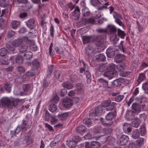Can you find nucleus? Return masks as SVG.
I'll list each match as a JSON object with an SVG mask.
<instances>
[{
    "mask_svg": "<svg viewBox=\"0 0 148 148\" xmlns=\"http://www.w3.org/2000/svg\"><path fill=\"white\" fill-rule=\"evenodd\" d=\"M62 103L64 108H71L73 106V102L71 99L66 98L63 99Z\"/></svg>",
    "mask_w": 148,
    "mask_h": 148,
    "instance_id": "obj_9",
    "label": "nucleus"
},
{
    "mask_svg": "<svg viewBox=\"0 0 148 148\" xmlns=\"http://www.w3.org/2000/svg\"><path fill=\"white\" fill-rule=\"evenodd\" d=\"M80 10L78 7H77L74 11L71 14V17L73 19H78L80 16L79 14Z\"/></svg>",
    "mask_w": 148,
    "mask_h": 148,
    "instance_id": "obj_16",
    "label": "nucleus"
},
{
    "mask_svg": "<svg viewBox=\"0 0 148 148\" xmlns=\"http://www.w3.org/2000/svg\"><path fill=\"white\" fill-rule=\"evenodd\" d=\"M96 59L98 61H104L106 60V58L104 55L100 53L96 56Z\"/></svg>",
    "mask_w": 148,
    "mask_h": 148,
    "instance_id": "obj_30",
    "label": "nucleus"
},
{
    "mask_svg": "<svg viewBox=\"0 0 148 148\" xmlns=\"http://www.w3.org/2000/svg\"><path fill=\"white\" fill-rule=\"evenodd\" d=\"M82 14L84 17H87L90 15V12L86 8H83L82 10Z\"/></svg>",
    "mask_w": 148,
    "mask_h": 148,
    "instance_id": "obj_42",
    "label": "nucleus"
},
{
    "mask_svg": "<svg viewBox=\"0 0 148 148\" xmlns=\"http://www.w3.org/2000/svg\"><path fill=\"white\" fill-rule=\"evenodd\" d=\"M97 21L94 18H90L86 19L84 18H82L79 22L78 25L81 26H83L84 25L90 24L94 25L97 23Z\"/></svg>",
    "mask_w": 148,
    "mask_h": 148,
    "instance_id": "obj_6",
    "label": "nucleus"
},
{
    "mask_svg": "<svg viewBox=\"0 0 148 148\" xmlns=\"http://www.w3.org/2000/svg\"><path fill=\"white\" fill-rule=\"evenodd\" d=\"M120 67L119 69L117 68V69L119 71L120 73L119 75L120 76L123 77H126L129 75L131 73L129 71H122L123 69V68L122 66H120Z\"/></svg>",
    "mask_w": 148,
    "mask_h": 148,
    "instance_id": "obj_18",
    "label": "nucleus"
},
{
    "mask_svg": "<svg viewBox=\"0 0 148 148\" xmlns=\"http://www.w3.org/2000/svg\"><path fill=\"white\" fill-rule=\"evenodd\" d=\"M90 2L91 4L94 6H95L101 3L99 0H90Z\"/></svg>",
    "mask_w": 148,
    "mask_h": 148,
    "instance_id": "obj_50",
    "label": "nucleus"
},
{
    "mask_svg": "<svg viewBox=\"0 0 148 148\" xmlns=\"http://www.w3.org/2000/svg\"><path fill=\"white\" fill-rule=\"evenodd\" d=\"M57 109L56 106L54 104H51L49 108V110L52 112H54Z\"/></svg>",
    "mask_w": 148,
    "mask_h": 148,
    "instance_id": "obj_48",
    "label": "nucleus"
},
{
    "mask_svg": "<svg viewBox=\"0 0 148 148\" xmlns=\"http://www.w3.org/2000/svg\"><path fill=\"white\" fill-rule=\"evenodd\" d=\"M94 137H93L92 135L90 133L87 134L84 136V138L86 140H90L93 138Z\"/></svg>",
    "mask_w": 148,
    "mask_h": 148,
    "instance_id": "obj_60",
    "label": "nucleus"
},
{
    "mask_svg": "<svg viewBox=\"0 0 148 148\" xmlns=\"http://www.w3.org/2000/svg\"><path fill=\"white\" fill-rule=\"evenodd\" d=\"M135 113L136 112L134 111L129 110L127 113L126 116H129V118H132L134 116Z\"/></svg>",
    "mask_w": 148,
    "mask_h": 148,
    "instance_id": "obj_56",
    "label": "nucleus"
},
{
    "mask_svg": "<svg viewBox=\"0 0 148 148\" xmlns=\"http://www.w3.org/2000/svg\"><path fill=\"white\" fill-rule=\"evenodd\" d=\"M21 128V126L18 125V126L16 129L14 131H11V134L12 135H15L18 134L20 132Z\"/></svg>",
    "mask_w": 148,
    "mask_h": 148,
    "instance_id": "obj_43",
    "label": "nucleus"
},
{
    "mask_svg": "<svg viewBox=\"0 0 148 148\" xmlns=\"http://www.w3.org/2000/svg\"><path fill=\"white\" fill-rule=\"evenodd\" d=\"M113 16L114 18H115L116 20L121 18V16L120 14L116 12H113Z\"/></svg>",
    "mask_w": 148,
    "mask_h": 148,
    "instance_id": "obj_63",
    "label": "nucleus"
},
{
    "mask_svg": "<svg viewBox=\"0 0 148 148\" xmlns=\"http://www.w3.org/2000/svg\"><path fill=\"white\" fill-rule=\"evenodd\" d=\"M123 129L125 133L128 134L131 132L132 128L130 124L125 123L123 125Z\"/></svg>",
    "mask_w": 148,
    "mask_h": 148,
    "instance_id": "obj_21",
    "label": "nucleus"
},
{
    "mask_svg": "<svg viewBox=\"0 0 148 148\" xmlns=\"http://www.w3.org/2000/svg\"><path fill=\"white\" fill-rule=\"evenodd\" d=\"M12 85L10 84H5L3 86V88L6 90L8 92H10L11 90V88Z\"/></svg>",
    "mask_w": 148,
    "mask_h": 148,
    "instance_id": "obj_46",
    "label": "nucleus"
},
{
    "mask_svg": "<svg viewBox=\"0 0 148 148\" xmlns=\"http://www.w3.org/2000/svg\"><path fill=\"white\" fill-rule=\"evenodd\" d=\"M62 86L64 88L69 90L72 89L74 85L69 81L64 82L62 84Z\"/></svg>",
    "mask_w": 148,
    "mask_h": 148,
    "instance_id": "obj_25",
    "label": "nucleus"
},
{
    "mask_svg": "<svg viewBox=\"0 0 148 148\" xmlns=\"http://www.w3.org/2000/svg\"><path fill=\"white\" fill-rule=\"evenodd\" d=\"M103 108L100 106H99L96 107L95 110V112L97 116H99L101 114L103 111Z\"/></svg>",
    "mask_w": 148,
    "mask_h": 148,
    "instance_id": "obj_27",
    "label": "nucleus"
},
{
    "mask_svg": "<svg viewBox=\"0 0 148 148\" xmlns=\"http://www.w3.org/2000/svg\"><path fill=\"white\" fill-rule=\"evenodd\" d=\"M15 34V32L12 30L8 31L5 37V40L7 41H10L13 37Z\"/></svg>",
    "mask_w": 148,
    "mask_h": 148,
    "instance_id": "obj_22",
    "label": "nucleus"
},
{
    "mask_svg": "<svg viewBox=\"0 0 148 148\" xmlns=\"http://www.w3.org/2000/svg\"><path fill=\"white\" fill-rule=\"evenodd\" d=\"M10 59L12 61L13 64L16 63L20 64L22 63L23 61V56L19 55L11 57Z\"/></svg>",
    "mask_w": 148,
    "mask_h": 148,
    "instance_id": "obj_7",
    "label": "nucleus"
},
{
    "mask_svg": "<svg viewBox=\"0 0 148 148\" xmlns=\"http://www.w3.org/2000/svg\"><path fill=\"white\" fill-rule=\"evenodd\" d=\"M7 50L5 48H1L0 49V56H5L7 54Z\"/></svg>",
    "mask_w": 148,
    "mask_h": 148,
    "instance_id": "obj_49",
    "label": "nucleus"
},
{
    "mask_svg": "<svg viewBox=\"0 0 148 148\" xmlns=\"http://www.w3.org/2000/svg\"><path fill=\"white\" fill-rule=\"evenodd\" d=\"M31 43H33L32 41L29 39L28 37H23L14 40L13 44L14 46L17 47L23 44H31Z\"/></svg>",
    "mask_w": 148,
    "mask_h": 148,
    "instance_id": "obj_5",
    "label": "nucleus"
},
{
    "mask_svg": "<svg viewBox=\"0 0 148 148\" xmlns=\"http://www.w3.org/2000/svg\"><path fill=\"white\" fill-rule=\"evenodd\" d=\"M95 43L98 47V50H97L96 52L93 49V48L90 45H88V48L86 49V54L89 58L93 56L97 51L100 52L106 48V42L104 38L101 36H98L95 38Z\"/></svg>",
    "mask_w": 148,
    "mask_h": 148,
    "instance_id": "obj_1",
    "label": "nucleus"
},
{
    "mask_svg": "<svg viewBox=\"0 0 148 148\" xmlns=\"http://www.w3.org/2000/svg\"><path fill=\"white\" fill-rule=\"evenodd\" d=\"M35 21L33 18H31L28 20L26 23L27 26L31 29H34L36 27Z\"/></svg>",
    "mask_w": 148,
    "mask_h": 148,
    "instance_id": "obj_17",
    "label": "nucleus"
},
{
    "mask_svg": "<svg viewBox=\"0 0 148 148\" xmlns=\"http://www.w3.org/2000/svg\"><path fill=\"white\" fill-rule=\"evenodd\" d=\"M120 66L116 67V66L113 63L109 64L107 67V71L105 72L104 74V76L107 77L109 79H112L117 74V71L115 68L119 69Z\"/></svg>",
    "mask_w": 148,
    "mask_h": 148,
    "instance_id": "obj_3",
    "label": "nucleus"
},
{
    "mask_svg": "<svg viewBox=\"0 0 148 148\" xmlns=\"http://www.w3.org/2000/svg\"><path fill=\"white\" fill-rule=\"evenodd\" d=\"M68 114L67 113H64L62 114H58L59 117L62 120H64L68 117Z\"/></svg>",
    "mask_w": 148,
    "mask_h": 148,
    "instance_id": "obj_58",
    "label": "nucleus"
},
{
    "mask_svg": "<svg viewBox=\"0 0 148 148\" xmlns=\"http://www.w3.org/2000/svg\"><path fill=\"white\" fill-rule=\"evenodd\" d=\"M119 40V38L116 35H112L110 38V41L114 44H116Z\"/></svg>",
    "mask_w": 148,
    "mask_h": 148,
    "instance_id": "obj_29",
    "label": "nucleus"
},
{
    "mask_svg": "<svg viewBox=\"0 0 148 148\" xmlns=\"http://www.w3.org/2000/svg\"><path fill=\"white\" fill-rule=\"evenodd\" d=\"M54 29L53 25L51 24L50 28V34L52 37L54 36Z\"/></svg>",
    "mask_w": 148,
    "mask_h": 148,
    "instance_id": "obj_57",
    "label": "nucleus"
},
{
    "mask_svg": "<svg viewBox=\"0 0 148 148\" xmlns=\"http://www.w3.org/2000/svg\"><path fill=\"white\" fill-rule=\"evenodd\" d=\"M31 40L32 41L33 43H31V44H28L30 45V48L32 51H36L37 49V47L36 45L34 44V42H33V40Z\"/></svg>",
    "mask_w": 148,
    "mask_h": 148,
    "instance_id": "obj_55",
    "label": "nucleus"
},
{
    "mask_svg": "<svg viewBox=\"0 0 148 148\" xmlns=\"http://www.w3.org/2000/svg\"><path fill=\"white\" fill-rule=\"evenodd\" d=\"M67 145L71 148H74L77 144V143L73 140H70L69 142L67 141Z\"/></svg>",
    "mask_w": 148,
    "mask_h": 148,
    "instance_id": "obj_38",
    "label": "nucleus"
},
{
    "mask_svg": "<svg viewBox=\"0 0 148 148\" xmlns=\"http://www.w3.org/2000/svg\"><path fill=\"white\" fill-rule=\"evenodd\" d=\"M28 122L26 121L23 120L22 121V125L21 126V128L22 131L23 132L25 131L27 128H29V127H27Z\"/></svg>",
    "mask_w": 148,
    "mask_h": 148,
    "instance_id": "obj_31",
    "label": "nucleus"
},
{
    "mask_svg": "<svg viewBox=\"0 0 148 148\" xmlns=\"http://www.w3.org/2000/svg\"><path fill=\"white\" fill-rule=\"evenodd\" d=\"M124 96L123 95L118 96L115 98V101L117 102L121 101L124 98Z\"/></svg>",
    "mask_w": 148,
    "mask_h": 148,
    "instance_id": "obj_59",
    "label": "nucleus"
},
{
    "mask_svg": "<svg viewBox=\"0 0 148 148\" xmlns=\"http://www.w3.org/2000/svg\"><path fill=\"white\" fill-rule=\"evenodd\" d=\"M98 83L99 85L104 87L106 90L110 91L111 90V88L108 86V82L106 80L102 78H100L98 80Z\"/></svg>",
    "mask_w": 148,
    "mask_h": 148,
    "instance_id": "obj_12",
    "label": "nucleus"
},
{
    "mask_svg": "<svg viewBox=\"0 0 148 148\" xmlns=\"http://www.w3.org/2000/svg\"><path fill=\"white\" fill-rule=\"evenodd\" d=\"M24 56L25 59L29 60L32 57L33 53L30 51H27L24 54Z\"/></svg>",
    "mask_w": 148,
    "mask_h": 148,
    "instance_id": "obj_35",
    "label": "nucleus"
},
{
    "mask_svg": "<svg viewBox=\"0 0 148 148\" xmlns=\"http://www.w3.org/2000/svg\"><path fill=\"white\" fill-rule=\"evenodd\" d=\"M86 130V128L83 125H80L77 127L76 129L77 132L80 134H81L84 132Z\"/></svg>",
    "mask_w": 148,
    "mask_h": 148,
    "instance_id": "obj_28",
    "label": "nucleus"
},
{
    "mask_svg": "<svg viewBox=\"0 0 148 148\" xmlns=\"http://www.w3.org/2000/svg\"><path fill=\"white\" fill-rule=\"evenodd\" d=\"M124 41H121L119 45V49L123 53H125L126 51V48L124 47L123 43Z\"/></svg>",
    "mask_w": 148,
    "mask_h": 148,
    "instance_id": "obj_44",
    "label": "nucleus"
},
{
    "mask_svg": "<svg viewBox=\"0 0 148 148\" xmlns=\"http://www.w3.org/2000/svg\"><path fill=\"white\" fill-rule=\"evenodd\" d=\"M117 111L116 108H114L112 111L108 112L106 116V119L107 120H111L115 118L116 116Z\"/></svg>",
    "mask_w": 148,
    "mask_h": 148,
    "instance_id": "obj_10",
    "label": "nucleus"
},
{
    "mask_svg": "<svg viewBox=\"0 0 148 148\" xmlns=\"http://www.w3.org/2000/svg\"><path fill=\"white\" fill-rule=\"evenodd\" d=\"M145 106V104L141 105L138 103H134L132 104V109L136 112H140L141 108H144Z\"/></svg>",
    "mask_w": 148,
    "mask_h": 148,
    "instance_id": "obj_13",
    "label": "nucleus"
},
{
    "mask_svg": "<svg viewBox=\"0 0 148 148\" xmlns=\"http://www.w3.org/2000/svg\"><path fill=\"white\" fill-rule=\"evenodd\" d=\"M25 140L26 143H31L32 141V139L30 135L27 136L25 137Z\"/></svg>",
    "mask_w": 148,
    "mask_h": 148,
    "instance_id": "obj_62",
    "label": "nucleus"
},
{
    "mask_svg": "<svg viewBox=\"0 0 148 148\" xmlns=\"http://www.w3.org/2000/svg\"><path fill=\"white\" fill-rule=\"evenodd\" d=\"M125 56L123 54H117L115 58V60L117 63H120L125 59Z\"/></svg>",
    "mask_w": 148,
    "mask_h": 148,
    "instance_id": "obj_19",
    "label": "nucleus"
},
{
    "mask_svg": "<svg viewBox=\"0 0 148 148\" xmlns=\"http://www.w3.org/2000/svg\"><path fill=\"white\" fill-rule=\"evenodd\" d=\"M146 129L145 124H142L140 127V131L141 136H144L146 134Z\"/></svg>",
    "mask_w": 148,
    "mask_h": 148,
    "instance_id": "obj_37",
    "label": "nucleus"
},
{
    "mask_svg": "<svg viewBox=\"0 0 148 148\" xmlns=\"http://www.w3.org/2000/svg\"><path fill=\"white\" fill-rule=\"evenodd\" d=\"M83 123L85 124L88 127H90L92 123V121L90 119H85L83 121Z\"/></svg>",
    "mask_w": 148,
    "mask_h": 148,
    "instance_id": "obj_45",
    "label": "nucleus"
},
{
    "mask_svg": "<svg viewBox=\"0 0 148 148\" xmlns=\"http://www.w3.org/2000/svg\"><path fill=\"white\" fill-rule=\"evenodd\" d=\"M32 64L33 68L35 69H38L40 66V63L37 59H34L32 62Z\"/></svg>",
    "mask_w": 148,
    "mask_h": 148,
    "instance_id": "obj_23",
    "label": "nucleus"
},
{
    "mask_svg": "<svg viewBox=\"0 0 148 148\" xmlns=\"http://www.w3.org/2000/svg\"><path fill=\"white\" fill-rule=\"evenodd\" d=\"M54 49L57 54H62L63 53L62 49L60 47L58 48V47H55Z\"/></svg>",
    "mask_w": 148,
    "mask_h": 148,
    "instance_id": "obj_54",
    "label": "nucleus"
},
{
    "mask_svg": "<svg viewBox=\"0 0 148 148\" xmlns=\"http://www.w3.org/2000/svg\"><path fill=\"white\" fill-rule=\"evenodd\" d=\"M125 81L124 78L121 77L118 79L114 80L113 82V84L116 86H119L121 85V83H123Z\"/></svg>",
    "mask_w": 148,
    "mask_h": 148,
    "instance_id": "obj_26",
    "label": "nucleus"
},
{
    "mask_svg": "<svg viewBox=\"0 0 148 148\" xmlns=\"http://www.w3.org/2000/svg\"><path fill=\"white\" fill-rule=\"evenodd\" d=\"M20 24V22L16 20L13 21L12 22V28L14 29H16Z\"/></svg>",
    "mask_w": 148,
    "mask_h": 148,
    "instance_id": "obj_36",
    "label": "nucleus"
},
{
    "mask_svg": "<svg viewBox=\"0 0 148 148\" xmlns=\"http://www.w3.org/2000/svg\"><path fill=\"white\" fill-rule=\"evenodd\" d=\"M100 143L97 141H92L90 145L89 143L86 142L85 144V148H99L101 146Z\"/></svg>",
    "mask_w": 148,
    "mask_h": 148,
    "instance_id": "obj_8",
    "label": "nucleus"
},
{
    "mask_svg": "<svg viewBox=\"0 0 148 148\" xmlns=\"http://www.w3.org/2000/svg\"><path fill=\"white\" fill-rule=\"evenodd\" d=\"M116 104L114 102H111L110 100H108L103 101L100 106L102 108H106V110L107 111H112L114 108H116Z\"/></svg>",
    "mask_w": 148,
    "mask_h": 148,
    "instance_id": "obj_4",
    "label": "nucleus"
},
{
    "mask_svg": "<svg viewBox=\"0 0 148 148\" xmlns=\"http://www.w3.org/2000/svg\"><path fill=\"white\" fill-rule=\"evenodd\" d=\"M131 126L133 127L137 128L140 125V123L137 120H134L131 123Z\"/></svg>",
    "mask_w": 148,
    "mask_h": 148,
    "instance_id": "obj_52",
    "label": "nucleus"
},
{
    "mask_svg": "<svg viewBox=\"0 0 148 148\" xmlns=\"http://www.w3.org/2000/svg\"><path fill=\"white\" fill-rule=\"evenodd\" d=\"M28 1L27 0H18V3H26V6L28 9L31 8L32 7L31 5L29 3H27Z\"/></svg>",
    "mask_w": 148,
    "mask_h": 148,
    "instance_id": "obj_41",
    "label": "nucleus"
},
{
    "mask_svg": "<svg viewBox=\"0 0 148 148\" xmlns=\"http://www.w3.org/2000/svg\"><path fill=\"white\" fill-rule=\"evenodd\" d=\"M83 68L86 70L85 72V74L86 76L87 79V83H90L91 80V76L90 73L88 71V66L87 64L84 63V64H83Z\"/></svg>",
    "mask_w": 148,
    "mask_h": 148,
    "instance_id": "obj_11",
    "label": "nucleus"
},
{
    "mask_svg": "<svg viewBox=\"0 0 148 148\" xmlns=\"http://www.w3.org/2000/svg\"><path fill=\"white\" fill-rule=\"evenodd\" d=\"M129 140V137L127 135H123L120 138L119 141V145L121 146L126 145Z\"/></svg>",
    "mask_w": 148,
    "mask_h": 148,
    "instance_id": "obj_15",
    "label": "nucleus"
},
{
    "mask_svg": "<svg viewBox=\"0 0 148 148\" xmlns=\"http://www.w3.org/2000/svg\"><path fill=\"white\" fill-rule=\"evenodd\" d=\"M117 51V50H115L113 48L109 47L107 49L106 53L108 57L111 58L114 57Z\"/></svg>",
    "mask_w": 148,
    "mask_h": 148,
    "instance_id": "obj_14",
    "label": "nucleus"
},
{
    "mask_svg": "<svg viewBox=\"0 0 148 148\" xmlns=\"http://www.w3.org/2000/svg\"><path fill=\"white\" fill-rule=\"evenodd\" d=\"M136 145L138 148L141 147L143 144L144 139L143 138H140L136 141Z\"/></svg>",
    "mask_w": 148,
    "mask_h": 148,
    "instance_id": "obj_39",
    "label": "nucleus"
},
{
    "mask_svg": "<svg viewBox=\"0 0 148 148\" xmlns=\"http://www.w3.org/2000/svg\"><path fill=\"white\" fill-rule=\"evenodd\" d=\"M83 43L86 44L89 42L91 39V37L89 36H82Z\"/></svg>",
    "mask_w": 148,
    "mask_h": 148,
    "instance_id": "obj_32",
    "label": "nucleus"
},
{
    "mask_svg": "<svg viewBox=\"0 0 148 148\" xmlns=\"http://www.w3.org/2000/svg\"><path fill=\"white\" fill-rule=\"evenodd\" d=\"M1 100L2 107H15L18 106V103H23L25 102L24 99H20L12 97L10 98L3 97L1 99Z\"/></svg>",
    "mask_w": 148,
    "mask_h": 148,
    "instance_id": "obj_2",
    "label": "nucleus"
},
{
    "mask_svg": "<svg viewBox=\"0 0 148 148\" xmlns=\"http://www.w3.org/2000/svg\"><path fill=\"white\" fill-rule=\"evenodd\" d=\"M107 30L109 32L110 34H113L115 33L117 30L116 27L114 25H110L107 27Z\"/></svg>",
    "mask_w": 148,
    "mask_h": 148,
    "instance_id": "obj_20",
    "label": "nucleus"
},
{
    "mask_svg": "<svg viewBox=\"0 0 148 148\" xmlns=\"http://www.w3.org/2000/svg\"><path fill=\"white\" fill-rule=\"evenodd\" d=\"M62 74L61 72L60 71H56L54 73V75L57 79L58 77Z\"/></svg>",
    "mask_w": 148,
    "mask_h": 148,
    "instance_id": "obj_61",
    "label": "nucleus"
},
{
    "mask_svg": "<svg viewBox=\"0 0 148 148\" xmlns=\"http://www.w3.org/2000/svg\"><path fill=\"white\" fill-rule=\"evenodd\" d=\"M117 35L119 37L122 39H124L125 38V34L124 31L118 28L117 30Z\"/></svg>",
    "mask_w": 148,
    "mask_h": 148,
    "instance_id": "obj_33",
    "label": "nucleus"
},
{
    "mask_svg": "<svg viewBox=\"0 0 148 148\" xmlns=\"http://www.w3.org/2000/svg\"><path fill=\"white\" fill-rule=\"evenodd\" d=\"M8 3V0H0V5L1 7H5Z\"/></svg>",
    "mask_w": 148,
    "mask_h": 148,
    "instance_id": "obj_53",
    "label": "nucleus"
},
{
    "mask_svg": "<svg viewBox=\"0 0 148 148\" xmlns=\"http://www.w3.org/2000/svg\"><path fill=\"white\" fill-rule=\"evenodd\" d=\"M132 136L133 138L136 139L138 138L140 136V132L138 129H136L132 132Z\"/></svg>",
    "mask_w": 148,
    "mask_h": 148,
    "instance_id": "obj_34",
    "label": "nucleus"
},
{
    "mask_svg": "<svg viewBox=\"0 0 148 148\" xmlns=\"http://www.w3.org/2000/svg\"><path fill=\"white\" fill-rule=\"evenodd\" d=\"M30 86L29 84H24L22 86V89L25 92H27L30 89Z\"/></svg>",
    "mask_w": 148,
    "mask_h": 148,
    "instance_id": "obj_51",
    "label": "nucleus"
},
{
    "mask_svg": "<svg viewBox=\"0 0 148 148\" xmlns=\"http://www.w3.org/2000/svg\"><path fill=\"white\" fill-rule=\"evenodd\" d=\"M145 78V76L143 74H140L139 77L138 82L136 83L135 85L136 86H138V85Z\"/></svg>",
    "mask_w": 148,
    "mask_h": 148,
    "instance_id": "obj_47",
    "label": "nucleus"
},
{
    "mask_svg": "<svg viewBox=\"0 0 148 148\" xmlns=\"http://www.w3.org/2000/svg\"><path fill=\"white\" fill-rule=\"evenodd\" d=\"M27 44H23L19 46L18 49L20 53L23 54L26 52L27 51L28 48V47Z\"/></svg>",
    "mask_w": 148,
    "mask_h": 148,
    "instance_id": "obj_24",
    "label": "nucleus"
},
{
    "mask_svg": "<svg viewBox=\"0 0 148 148\" xmlns=\"http://www.w3.org/2000/svg\"><path fill=\"white\" fill-rule=\"evenodd\" d=\"M98 70L100 72L107 70V66L105 64L101 65L99 66L98 69Z\"/></svg>",
    "mask_w": 148,
    "mask_h": 148,
    "instance_id": "obj_40",
    "label": "nucleus"
},
{
    "mask_svg": "<svg viewBox=\"0 0 148 148\" xmlns=\"http://www.w3.org/2000/svg\"><path fill=\"white\" fill-rule=\"evenodd\" d=\"M97 31L99 33H106L108 34V32L107 29H99L97 30Z\"/></svg>",
    "mask_w": 148,
    "mask_h": 148,
    "instance_id": "obj_64",
    "label": "nucleus"
}]
</instances>
